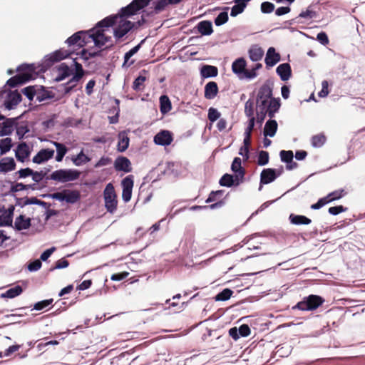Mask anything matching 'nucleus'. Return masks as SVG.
<instances>
[{
    "instance_id": "obj_1",
    "label": "nucleus",
    "mask_w": 365,
    "mask_h": 365,
    "mask_svg": "<svg viewBox=\"0 0 365 365\" xmlns=\"http://www.w3.org/2000/svg\"><path fill=\"white\" fill-rule=\"evenodd\" d=\"M151 0H133L128 6L121 9L120 15L108 16L112 19L111 27L114 36L120 38L124 36L134 26L135 24L127 20V18L135 14L138 11L146 6Z\"/></svg>"
},
{
    "instance_id": "obj_2",
    "label": "nucleus",
    "mask_w": 365,
    "mask_h": 365,
    "mask_svg": "<svg viewBox=\"0 0 365 365\" xmlns=\"http://www.w3.org/2000/svg\"><path fill=\"white\" fill-rule=\"evenodd\" d=\"M111 24L112 19L106 18L100 21L95 28L88 31V38L94 42L96 46L107 48L113 44L112 35H114V32Z\"/></svg>"
},
{
    "instance_id": "obj_3",
    "label": "nucleus",
    "mask_w": 365,
    "mask_h": 365,
    "mask_svg": "<svg viewBox=\"0 0 365 365\" xmlns=\"http://www.w3.org/2000/svg\"><path fill=\"white\" fill-rule=\"evenodd\" d=\"M81 173L73 169H61L53 172L51 179L61 182H66L78 179Z\"/></svg>"
},
{
    "instance_id": "obj_4",
    "label": "nucleus",
    "mask_w": 365,
    "mask_h": 365,
    "mask_svg": "<svg viewBox=\"0 0 365 365\" xmlns=\"http://www.w3.org/2000/svg\"><path fill=\"white\" fill-rule=\"evenodd\" d=\"M324 299L318 295H309L297 304L293 309L297 308L302 311L314 310L318 308L324 302Z\"/></svg>"
},
{
    "instance_id": "obj_5",
    "label": "nucleus",
    "mask_w": 365,
    "mask_h": 365,
    "mask_svg": "<svg viewBox=\"0 0 365 365\" xmlns=\"http://www.w3.org/2000/svg\"><path fill=\"white\" fill-rule=\"evenodd\" d=\"M105 205L107 210L113 212L117 207L116 194L113 185L108 183L104 190Z\"/></svg>"
},
{
    "instance_id": "obj_6",
    "label": "nucleus",
    "mask_w": 365,
    "mask_h": 365,
    "mask_svg": "<svg viewBox=\"0 0 365 365\" xmlns=\"http://www.w3.org/2000/svg\"><path fill=\"white\" fill-rule=\"evenodd\" d=\"M153 141L158 145H170L173 141V134L169 130H162L154 136Z\"/></svg>"
},
{
    "instance_id": "obj_7",
    "label": "nucleus",
    "mask_w": 365,
    "mask_h": 365,
    "mask_svg": "<svg viewBox=\"0 0 365 365\" xmlns=\"http://www.w3.org/2000/svg\"><path fill=\"white\" fill-rule=\"evenodd\" d=\"M90 38H88V31H79L73 34L66 40V43L69 46L77 45L79 47L84 46Z\"/></svg>"
},
{
    "instance_id": "obj_8",
    "label": "nucleus",
    "mask_w": 365,
    "mask_h": 365,
    "mask_svg": "<svg viewBox=\"0 0 365 365\" xmlns=\"http://www.w3.org/2000/svg\"><path fill=\"white\" fill-rule=\"evenodd\" d=\"M123 187L122 198L124 202H128L131 199L132 190L133 187V177L128 175L125 177L121 182Z\"/></svg>"
},
{
    "instance_id": "obj_9",
    "label": "nucleus",
    "mask_w": 365,
    "mask_h": 365,
    "mask_svg": "<svg viewBox=\"0 0 365 365\" xmlns=\"http://www.w3.org/2000/svg\"><path fill=\"white\" fill-rule=\"evenodd\" d=\"M54 152V150L51 148L41 149L33 158L32 161L36 164H41L47 162L53 157Z\"/></svg>"
},
{
    "instance_id": "obj_10",
    "label": "nucleus",
    "mask_w": 365,
    "mask_h": 365,
    "mask_svg": "<svg viewBox=\"0 0 365 365\" xmlns=\"http://www.w3.org/2000/svg\"><path fill=\"white\" fill-rule=\"evenodd\" d=\"M269 101H267L265 100H256L257 120L260 123L263 122L267 113L269 110Z\"/></svg>"
},
{
    "instance_id": "obj_11",
    "label": "nucleus",
    "mask_w": 365,
    "mask_h": 365,
    "mask_svg": "<svg viewBox=\"0 0 365 365\" xmlns=\"http://www.w3.org/2000/svg\"><path fill=\"white\" fill-rule=\"evenodd\" d=\"M280 173H276V170L272 168L264 169L260 175V183L261 184H268L273 182L278 175H279ZM262 188V185H260L259 187V190H261Z\"/></svg>"
},
{
    "instance_id": "obj_12",
    "label": "nucleus",
    "mask_w": 365,
    "mask_h": 365,
    "mask_svg": "<svg viewBox=\"0 0 365 365\" xmlns=\"http://www.w3.org/2000/svg\"><path fill=\"white\" fill-rule=\"evenodd\" d=\"M31 149L25 143H20L16 150V158L21 162L27 160L31 154Z\"/></svg>"
},
{
    "instance_id": "obj_13",
    "label": "nucleus",
    "mask_w": 365,
    "mask_h": 365,
    "mask_svg": "<svg viewBox=\"0 0 365 365\" xmlns=\"http://www.w3.org/2000/svg\"><path fill=\"white\" fill-rule=\"evenodd\" d=\"M246 61L243 58H239L232 63V70L239 78L243 79V76L246 71Z\"/></svg>"
},
{
    "instance_id": "obj_14",
    "label": "nucleus",
    "mask_w": 365,
    "mask_h": 365,
    "mask_svg": "<svg viewBox=\"0 0 365 365\" xmlns=\"http://www.w3.org/2000/svg\"><path fill=\"white\" fill-rule=\"evenodd\" d=\"M21 101V96L17 91H11L8 93L4 105L8 110L12 109Z\"/></svg>"
},
{
    "instance_id": "obj_15",
    "label": "nucleus",
    "mask_w": 365,
    "mask_h": 365,
    "mask_svg": "<svg viewBox=\"0 0 365 365\" xmlns=\"http://www.w3.org/2000/svg\"><path fill=\"white\" fill-rule=\"evenodd\" d=\"M115 168L117 170L123 171L125 173H129L131 171V163L125 157H118L116 158L114 163Z\"/></svg>"
},
{
    "instance_id": "obj_16",
    "label": "nucleus",
    "mask_w": 365,
    "mask_h": 365,
    "mask_svg": "<svg viewBox=\"0 0 365 365\" xmlns=\"http://www.w3.org/2000/svg\"><path fill=\"white\" fill-rule=\"evenodd\" d=\"M272 91L269 85L265 83L262 85L257 93V101L265 100L270 101L272 99Z\"/></svg>"
},
{
    "instance_id": "obj_17",
    "label": "nucleus",
    "mask_w": 365,
    "mask_h": 365,
    "mask_svg": "<svg viewBox=\"0 0 365 365\" xmlns=\"http://www.w3.org/2000/svg\"><path fill=\"white\" fill-rule=\"evenodd\" d=\"M280 61V56L275 51L273 47H270L265 57V63L267 66H273Z\"/></svg>"
},
{
    "instance_id": "obj_18",
    "label": "nucleus",
    "mask_w": 365,
    "mask_h": 365,
    "mask_svg": "<svg viewBox=\"0 0 365 365\" xmlns=\"http://www.w3.org/2000/svg\"><path fill=\"white\" fill-rule=\"evenodd\" d=\"M251 0H235V4L232 7L230 15L231 16H236L242 13L247 6V4Z\"/></svg>"
},
{
    "instance_id": "obj_19",
    "label": "nucleus",
    "mask_w": 365,
    "mask_h": 365,
    "mask_svg": "<svg viewBox=\"0 0 365 365\" xmlns=\"http://www.w3.org/2000/svg\"><path fill=\"white\" fill-rule=\"evenodd\" d=\"M16 163L12 158H4L0 160V172L8 173L15 169Z\"/></svg>"
},
{
    "instance_id": "obj_20",
    "label": "nucleus",
    "mask_w": 365,
    "mask_h": 365,
    "mask_svg": "<svg viewBox=\"0 0 365 365\" xmlns=\"http://www.w3.org/2000/svg\"><path fill=\"white\" fill-rule=\"evenodd\" d=\"M31 78V75L29 73H23L11 78L7 81V84L11 87H15L19 84L24 83Z\"/></svg>"
},
{
    "instance_id": "obj_21",
    "label": "nucleus",
    "mask_w": 365,
    "mask_h": 365,
    "mask_svg": "<svg viewBox=\"0 0 365 365\" xmlns=\"http://www.w3.org/2000/svg\"><path fill=\"white\" fill-rule=\"evenodd\" d=\"M218 92V87L215 82L211 81L207 83L205 87V97L207 99L214 98Z\"/></svg>"
},
{
    "instance_id": "obj_22",
    "label": "nucleus",
    "mask_w": 365,
    "mask_h": 365,
    "mask_svg": "<svg viewBox=\"0 0 365 365\" xmlns=\"http://www.w3.org/2000/svg\"><path fill=\"white\" fill-rule=\"evenodd\" d=\"M291 68L289 63L280 64L277 68V73L284 81H287L291 76Z\"/></svg>"
},
{
    "instance_id": "obj_23",
    "label": "nucleus",
    "mask_w": 365,
    "mask_h": 365,
    "mask_svg": "<svg viewBox=\"0 0 365 365\" xmlns=\"http://www.w3.org/2000/svg\"><path fill=\"white\" fill-rule=\"evenodd\" d=\"M277 123L274 120L267 121L264 128V135L274 137L277 130Z\"/></svg>"
},
{
    "instance_id": "obj_24",
    "label": "nucleus",
    "mask_w": 365,
    "mask_h": 365,
    "mask_svg": "<svg viewBox=\"0 0 365 365\" xmlns=\"http://www.w3.org/2000/svg\"><path fill=\"white\" fill-rule=\"evenodd\" d=\"M263 55V49L257 45L252 46L249 50V56L252 61H259Z\"/></svg>"
},
{
    "instance_id": "obj_25",
    "label": "nucleus",
    "mask_w": 365,
    "mask_h": 365,
    "mask_svg": "<svg viewBox=\"0 0 365 365\" xmlns=\"http://www.w3.org/2000/svg\"><path fill=\"white\" fill-rule=\"evenodd\" d=\"M14 224L17 230H26L31 225V219L29 217H26L25 215H21L16 218Z\"/></svg>"
},
{
    "instance_id": "obj_26",
    "label": "nucleus",
    "mask_w": 365,
    "mask_h": 365,
    "mask_svg": "<svg viewBox=\"0 0 365 365\" xmlns=\"http://www.w3.org/2000/svg\"><path fill=\"white\" fill-rule=\"evenodd\" d=\"M129 138L125 132H120L118 134V150L119 152H124L129 145Z\"/></svg>"
},
{
    "instance_id": "obj_27",
    "label": "nucleus",
    "mask_w": 365,
    "mask_h": 365,
    "mask_svg": "<svg viewBox=\"0 0 365 365\" xmlns=\"http://www.w3.org/2000/svg\"><path fill=\"white\" fill-rule=\"evenodd\" d=\"M65 202L75 203L81 197L80 192L77 190H64Z\"/></svg>"
},
{
    "instance_id": "obj_28",
    "label": "nucleus",
    "mask_w": 365,
    "mask_h": 365,
    "mask_svg": "<svg viewBox=\"0 0 365 365\" xmlns=\"http://www.w3.org/2000/svg\"><path fill=\"white\" fill-rule=\"evenodd\" d=\"M200 73L203 78L215 77L217 75L218 70L215 66L206 65L202 67Z\"/></svg>"
},
{
    "instance_id": "obj_29",
    "label": "nucleus",
    "mask_w": 365,
    "mask_h": 365,
    "mask_svg": "<svg viewBox=\"0 0 365 365\" xmlns=\"http://www.w3.org/2000/svg\"><path fill=\"white\" fill-rule=\"evenodd\" d=\"M59 76L56 78L58 81L65 79L73 74V69L68 67L66 63H61L58 67Z\"/></svg>"
},
{
    "instance_id": "obj_30",
    "label": "nucleus",
    "mask_w": 365,
    "mask_h": 365,
    "mask_svg": "<svg viewBox=\"0 0 365 365\" xmlns=\"http://www.w3.org/2000/svg\"><path fill=\"white\" fill-rule=\"evenodd\" d=\"M52 143L56 149L57 154L56 156V160L57 162H61L68 150L66 147L62 143L54 141H53Z\"/></svg>"
},
{
    "instance_id": "obj_31",
    "label": "nucleus",
    "mask_w": 365,
    "mask_h": 365,
    "mask_svg": "<svg viewBox=\"0 0 365 365\" xmlns=\"http://www.w3.org/2000/svg\"><path fill=\"white\" fill-rule=\"evenodd\" d=\"M140 45L141 43L138 44L132 49H130L129 51L125 53L124 56V63L123 64V67H129L130 66L134 63V61H129V60L133 55H135L139 51Z\"/></svg>"
},
{
    "instance_id": "obj_32",
    "label": "nucleus",
    "mask_w": 365,
    "mask_h": 365,
    "mask_svg": "<svg viewBox=\"0 0 365 365\" xmlns=\"http://www.w3.org/2000/svg\"><path fill=\"white\" fill-rule=\"evenodd\" d=\"M71 160L73 164L76 166H81L82 165L86 164V163L91 160V158H88L83 150H81L77 155L73 156L71 158Z\"/></svg>"
},
{
    "instance_id": "obj_33",
    "label": "nucleus",
    "mask_w": 365,
    "mask_h": 365,
    "mask_svg": "<svg viewBox=\"0 0 365 365\" xmlns=\"http://www.w3.org/2000/svg\"><path fill=\"white\" fill-rule=\"evenodd\" d=\"M23 292L22 287L19 285L9 289L7 291L1 294L3 298H14L20 295Z\"/></svg>"
},
{
    "instance_id": "obj_34",
    "label": "nucleus",
    "mask_w": 365,
    "mask_h": 365,
    "mask_svg": "<svg viewBox=\"0 0 365 365\" xmlns=\"http://www.w3.org/2000/svg\"><path fill=\"white\" fill-rule=\"evenodd\" d=\"M197 29L202 35H210L212 33V26L211 22L203 21L198 24Z\"/></svg>"
},
{
    "instance_id": "obj_35",
    "label": "nucleus",
    "mask_w": 365,
    "mask_h": 365,
    "mask_svg": "<svg viewBox=\"0 0 365 365\" xmlns=\"http://www.w3.org/2000/svg\"><path fill=\"white\" fill-rule=\"evenodd\" d=\"M72 63H73L72 66H75V73H74L73 78H71V82L76 83V82H78L83 76V70L82 68L81 64L79 63L78 62H77L76 61V59H73Z\"/></svg>"
},
{
    "instance_id": "obj_36",
    "label": "nucleus",
    "mask_w": 365,
    "mask_h": 365,
    "mask_svg": "<svg viewBox=\"0 0 365 365\" xmlns=\"http://www.w3.org/2000/svg\"><path fill=\"white\" fill-rule=\"evenodd\" d=\"M160 112L163 114L168 113L172 108L171 102L167 96H160Z\"/></svg>"
},
{
    "instance_id": "obj_37",
    "label": "nucleus",
    "mask_w": 365,
    "mask_h": 365,
    "mask_svg": "<svg viewBox=\"0 0 365 365\" xmlns=\"http://www.w3.org/2000/svg\"><path fill=\"white\" fill-rule=\"evenodd\" d=\"M289 220L292 224L294 225H309L311 223V220L304 215H295L291 214Z\"/></svg>"
},
{
    "instance_id": "obj_38",
    "label": "nucleus",
    "mask_w": 365,
    "mask_h": 365,
    "mask_svg": "<svg viewBox=\"0 0 365 365\" xmlns=\"http://www.w3.org/2000/svg\"><path fill=\"white\" fill-rule=\"evenodd\" d=\"M181 0H159L155 2V9L156 11H160L168 5V4H178Z\"/></svg>"
},
{
    "instance_id": "obj_39",
    "label": "nucleus",
    "mask_w": 365,
    "mask_h": 365,
    "mask_svg": "<svg viewBox=\"0 0 365 365\" xmlns=\"http://www.w3.org/2000/svg\"><path fill=\"white\" fill-rule=\"evenodd\" d=\"M232 170L240 175L241 178L244 175V170L241 166V159L240 158H235L232 163Z\"/></svg>"
},
{
    "instance_id": "obj_40",
    "label": "nucleus",
    "mask_w": 365,
    "mask_h": 365,
    "mask_svg": "<svg viewBox=\"0 0 365 365\" xmlns=\"http://www.w3.org/2000/svg\"><path fill=\"white\" fill-rule=\"evenodd\" d=\"M262 64L257 63L252 69L247 70L246 69L245 75L243 76V79H253L257 77V71L262 68Z\"/></svg>"
},
{
    "instance_id": "obj_41",
    "label": "nucleus",
    "mask_w": 365,
    "mask_h": 365,
    "mask_svg": "<svg viewBox=\"0 0 365 365\" xmlns=\"http://www.w3.org/2000/svg\"><path fill=\"white\" fill-rule=\"evenodd\" d=\"M11 148V140L10 138H5L0 140V155L7 153Z\"/></svg>"
},
{
    "instance_id": "obj_42",
    "label": "nucleus",
    "mask_w": 365,
    "mask_h": 365,
    "mask_svg": "<svg viewBox=\"0 0 365 365\" xmlns=\"http://www.w3.org/2000/svg\"><path fill=\"white\" fill-rule=\"evenodd\" d=\"M232 291L230 289H223L221 292H220L219 294H217L216 296H215V300L216 301H225V300H227L229 299L232 294Z\"/></svg>"
},
{
    "instance_id": "obj_43",
    "label": "nucleus",
    "mask_w": 365,
    "mask_h": 365,
    "mask_svg": "<svg viewBox=\"0 0 365 365\" xmlns=\"http://www.w3.org/2000/svg\"><path fill=\"white\" fill-rule=\"evenodd\" d=\"M280 105L278 101L275 99H271L269 103V110L267 113L270 118L274 116V113L279 109Z\"/></svg>"
},
{
    "instance_id": "obj_44",
    "label": "nucleus",
    "mask_w": 365,
    "mask_h": 365,
    "mask_svg": "<svg viewBox=\"0 0 365 365\" xmlns=\"http://www.w3.org/2000/svg\"><path fill=\"white\" fill-rule=\"evenodd\" d=\"M245 113L250 118H255L254 116V102L252 100H248L245 103Z\"/></svg>"
},
{
    "instance_id": "obj_45",
    "label": "nucleus",
    "mask_w": 365,
    "mask_h": 365,
    "mask_svg": "<svg viewBox=\"0 0 365 365\" xmlns=\"http://www.w3.org/2000/svg\"><path fill=\"white\" fill-rule=\"evenodd\" d=\"M326 138L324 135L319 134L312 137V144L314 147H321L325 143Z\"/></svg>"
},
{
    "instance_id": "obj_46",
    "label": "nucleus",
    "mask_w": 365,
    "mask_h": 365,
    "mask_svg": "<svg viewBox=\"0 0 365 365\" xmlns=\"http://www.w3.org/2000/svg\"><path fill=\"white\" fill-rule=\"evenodd\" d=\"M68 55L69 53L67 51L59 50L52 53L51 59L53 61H58L66 58Z\"/></svg>"
},
{
    "instance_id": "obj_47",
    "label": "nucleus",
    "mask_w": 365,
    "mask_h": 365,
    "mask_svg": "<svg viewBox=\"0 0 365 365\" xmlns=\"http://www.w3.org/2000/svg\"><path fill=\"white\" fill-rule=\"evenodd\" d=\"M146 80L145 76H140L133 82V88L135 91H141Z\"/></svg>"
},
{
    "instance_id": "obj_48",
    "label": "nucleus",
    "mask_w": 365,
    "mask_h": 365,
    "mask_svg": "<svg viewBox=\"0 0 365 365\" xmlns=\"http://www.w3.org/2000/svg\"><path fill=\"white\" fill-rule=\"evenodd\" d=\"M281 160L287 163H292L293 153L291 150L285 151L282 150L280 152Z\"/></svg>"
},
{
    "instance_id": "obj_49",
    "label": "nucleus",
    "mask_w": 365,
    "mask_h": 365,
    "mask_svg": "<svg viewBox=\"0 0 365 365\" xmlns=\"http://www.w3.org/2000/svg\"><path fill=\"white\" fill-rule=\"evenodd\" d=\"M222 186L230 187L233 184V177L229 174H225L220 180Z\"/></svg>"
},
{
    "instance_id": "obj_50",
    "label": "nucleus",
    "mask_w": 365,
    "mask_h": 365,
    "mask_svg": "<svg viewBox=\"0 0 365 365\" xmlns=\"http://www.w3.org/2000/svg\"><path fill=\"white\" fill-rule=\"evenodd\" d=\"M228 21V14L227 12H221L215 19V24L217 26H221Z\"/></svg>"
},
{
    "instance_id": "obj_51",
    "label": "nucleus",
    "mask_w": 365,
    "mask_h": 365,
    "mask_svg": "<svg viewBox=\"0 0 365 365\" xmlns=\"http://www.w3.org/2000/svg\"><path fill=\"white\" fill-rule=\"evenodd\" d=\"M345 195L344 190L343 189L335 190L327 195V198L330 200V202L340 199Z\"/></svg>"
},
{
    "instance_id": "obj_52",
    "label": "nucleus",
    "mask_w": 365,
    "mask_h": 365,
    "mask_svg": "<svg viewBox=\"0 0 365 365\" xmlns=\"http://www.w3.org/2000/svg\"><path fill=\"white\" fill-rule=\"evenodd\" d=\"M269 162V154L266 151H261L258 157V164L259 165H264Z\"/></svg>"
},
{
    "instance_id": "obj_53",
    "label": "nucleus",
    "mask_w": 365,
    "mask_h": 365,
    "mask_svg": "<svg viewBox=\"0 0 365 365\" xmlns=\"http://www.w3.org/2000/svg\"><path fill=\"white\" fill-rule=\"evenodd\" d=\"M220 116V112L215 108H210L208 110V119L211 122H214L217 120Z\"/></svg>"
},
{
    "instance_id": "obj_54",
    "label": "nucleus",
    "mask_w": 365,
    "mask_h": 365,
    "mask_svg": "<svg viewBox=\"0 0 365 365\" xmlns=\"http://www.w3.org/2000/svg\"><path fill=\"white\" fill-rule=\"evenodd\" d=\"M329 202H330V200L327 198V196H326L319 199L317 203L312 205L311 208L313 210H317Z\"/></svg>"
},
{
    "instance_id": "obj_55",
    "label": "nucleus",
    "mask_w": 365,
    "mask_h": 365,
    "mask_svg": "<svg viewBox=\"0 0 365 365\" xmlns=\"http://www.w3.org/2000/svg\"><path fill=\"white\" fill-rule=\"evenodd\" d=\"M23 93L25 96H27V98L29 99V100H33V98H34V96L36 95V90L34 87L33 86H29V87H26L25 88L24 90H23Z\"/></svg>"
},
{
    "instance_id": "obj_56",
    "label": "nucleus",
    "mask_w": 365,
    "mask_h": 365,
    "mask_svg": "<svg viewBox=\"0 0 365 365\" xmlns=\"http://www.w3.org/2000/svg\"><path fill=\"white\" fill-rule=\"evenodd\" d=\"M12 223V217L10 214L0 216V225L9 226Z\"/></svg>"
},
{
    "instance_id": "obj_57",
    "label": "nucleus",
    "mask_w": 365,
    "mask_h": 365,
    "mask_svg": "<svg viewBox=\"0 0 365 365\" xmlns=\"http://www.w3.org/2000/svg\"><path fill=\"white\" fill-rule=\"evenodd\" d=\"M274 9V5L270 2H263L261 4V11L263 13H271Z\"/></svg>"
},
{
    "instance_id": "obj_58",
    "label": "nucleus",
    "mask_w": 365,
    "mask_h": 365,
    "mask_svg": "<svg viewBox=\"0 0 365 365\" xmlns=\"http://www.w3.org/2000/svg\"><path fill=\"white\" fill-rule=\"evenodd\" d=\"M52 302H53L52 299H48V300H44V301L37 302L34 305V309L41 310V309L46 308V307L49 306L52 303Z\"/></svg>"
},
{
    "instance_id": "obj_59",
    "label": "nucleus",
    "mask_w": 365,
    "mask_h": 365,
    "mask_svg": "<svg viewBox=\"0 0 365 365\" xmlns=\"http://www.w3.org/2000/svg\"><path fill=\"white\" fill-rule=\"evenodd\" d=\"M41 267V262L39 259H36L32 262H31L28 265V269L31 272H35L38 270Z\"/></svg>"
},
{
    "instance_id": "obj_60",
    "label": "nucleus",
    "mask_w": 365,
    "mask_h": 365,
    "mask_svg": "<svg viewBox=\"0 0 365 365\" xmlns=\"http://www.w3.org/2000/svg\"><path fill=\"white\" fill-rule=\"evenodd\" d=\"M239 334L241 336H247L250 334V329L248 325L242 324L239 327Z\"/></svg>"
},
{
    "instance_id": "obj_61",
    "label": "nucleus",
    "mask_w": 365,
    "mask_h": 365,
    "mask_svg": "<svg viewBox=\"0 0 365 365\" xmlns=\"http://www.w3.org/2000/svg\"><path fill=\"white\" fill-rule=\"evenodd\" d=\"M41 88L36 87V98L38 100V101H42L46 98H48L50 97L48 93L45 91H41Z\"/></svg>"
},
{
    "instance_id": "obj_62",
    "label": "nucleus",
    "mask_w": 365,
    "mask_h": 365,
    "mask_svg": "<svg viewBox=\"0 0 365 365\" xmlns=\"http://www.w3.org/2000/svg\"><path fill=\"white\" fill-rule=\"evenodd\" d=\"M322 88L319 92L318 95H319V96L323 98V97L327 96L329 94L328 82L327 81H323L322 83Z\"/></svg>"
},
{
    "instance_id": "obj_63",
    "label": "nucleus",
    "mask_w": 365,
    "mask_h": 365,
    "mask_svg": "<svg viewBox=\"0 0 365 365\" xmlns=\"http://www.w3.org/2000/svg\"><path fill=\"white\" fill-rule=\"evenodd\" d=\"M111 163L110 158L108 157H102L95 165L96 168H100L109 165Z\"/></svg>"
},
{
    "instance_id": "obj_64",
    "label": "nucleus",
    "mask_w": 365,
    "mask_h": 365,
    "mask_svg": "<svg viewBox=\"0 0 365 365\" xmlns=\"http://www.w3.org/2000/svg\"><path fill=\"white\" fill-rule=\"evenodd\" d=\"M317 39L323 45L329 43V38L324 32H320L317 34Z\"/></svg>"
}]
</instances>
